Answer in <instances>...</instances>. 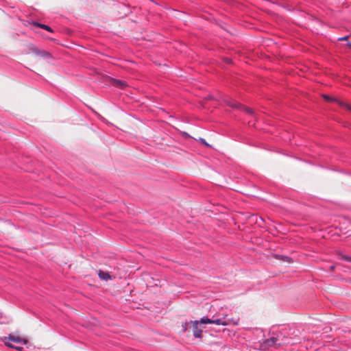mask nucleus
I'll list each match as a JSON object with an SVG mask.
<instances>
[{
    "label": "nucleus",
    "instance_id": "obj_1",
    "mask_svg": "<svg viewBox=\"0 0 351 351\" xmlns=\"http://www.w3.org/2000/svg\"><path fill=\"white\" fill-rule=\"evenodd\" d=\"M274 335L269 339L264 340L263 343V346L265 348H269L270 347L274 346H280L283 344L288 343V342H280V337H276L274 333Z\"/></svg>",
    "mask_w": 351,
    "mask_h": 351
},
{
    "label": "nucleus",
    "instance_id": "obj_2",
    "mask_svg": "<svg viewBox=\"0 0 351 351\" xmlns=\"http://www.w3.org/2000/svg\"><path fill=\"white\" fill-rule=\"evenodd\" d=\"M190 324L192 325L193 335L195 338L202 339V328L201 324L198 320L190 321Z\"/></svg>",
    "mask_w": 351,
    "mask_h": 351
},
{
    "label": "nucleus",
    "instance_id": "obj_3",
    "mask_svg": "<svg viewBox=\"0 0 351 351\" xmlns=\"http://www.w3.org/2000/svg\"><path fill=\"white\" fill-rule=\"evenodd\" d=\"M29 50L36 54L38 56L44 58H51L52 56L50 53L45 51L38 49L35 45H30L29 46Z\"/></svg>",
    "mask_w": 351,
    "mask_h": 351
},
{
    "label": "nucleus",
    "instance_id": "obj_4",
    "mask_svg": "<svg viewBox=\"0 0 351 351\" xmlns=\"http://www.w3.org/2000/svg\"><path fill=\"white\" fill-rule=\"evenodd\" d=\"M6 339L8 340V342H12L16 344L25 345L27 343V340L21 339L19 337H16L11 334H10L8 337H5V340Z\"/></svg>",
    "mask_w": 351,
    "mask_h": 351
},
{
    "label": "nucleus",
    "instance_id": "obj_5",
    "mask_svg": "<svg viewBox=\"0 0 351 351\" xmlns=\"http://www.w3.org/2000/svg\"><path fill=\"white\" fill-rule=\"evenodd\" d=\"M98 276L101 280H108L111 279V276L107 271L99 270Z\"/></svg>",
    "mask_w": 351,
    "mask_h": 351
},
{
    "label": "nucleus",
    "instance_id": "obj_6",
    "mask_svg": "<svg viewBox=\"0 0 351 351\" xmlns=\"http://www.w3.org/2000/svg\"><path fill=\"white\" fill-rule=\"evenodd\" d=\"M32 24L36 26V27H40L42 29H46L47 31L49 32H52L53 30L51 29V27L47 25H45V24H42V23H39L38 22H35L34 21L32 23Z\"/></svg>",
    "mask_w": 351,
    "mask_h": 351
},
{
    "label": "nucleus",
    "instance_id": "obj_7",
    "mask_svg": "<svg viewBox=\"0 0 351 351\" xmlns=\"http://www.w3.org/2000/svg\"><path fill=\"white\" fill-rule=\"evenodd\" d=\"M113 84L117 87H120L121 88H123L124 87L127 86L128 84L125 81L119 80H113Z\"/></svg>",
    "mask_w": 351,
    "mask_h": 351
},
{
    "label": "nucleus",
    "instance_id": "obj_8",
    "mask_svg": "<svg viewBox=\"0 0 351 351\" xmlns=\"http://www.w3.org/2000/svg\"><path fill=\"white\" fill-rule=\"evenodd\" d=\"M4 343L6 346L10 347L11 348H14L19 351H21L23 349V345L16 344V346H14L10 342H7L6 341H5Z\"/></svg>",
    "mask_w": 351,
    "mask_h": 351
},
{
    "label": "nucleus",
    "instance_id": "obj_9",
    "mask_svg": "<svg viewBox=\"0 0 351 351\" xmlns=\"http://www.w3.org/2000/svg\"><path fill=\"white\" fill-rule=\"evenodd\" d=\"M276 337H280V342H287L285 339L286 336L283 331H278L277 333H274Z\"/></svg>",
    "mask_w": 351,
    "mask_h": 351
},
{
    "label": "nucleus",
    "instance_id": "obj_10",
    "mask_svg": "<svg viewBox=\"0 0 351 351\" xmlns=\"http://www.w3.org/2000/svg\"><path fill=\"white\" fill-rule=\"evenodd\" d=\"M213 324H215L217 325L227 326L229 324V322H228L226 321H223L221 319H213Z\"/></svg>",
    "mask_w": 351,
    "mask_h": 351
},
{
    "label": "nucleus",
    "instance_id": "obj_11",
    "mask_svg": "<svg viewBox=\"0 0 351 351\" xmlns=\"http://www.w3.org/2000/svg\"><path fill=\"white\" fill-rule=\"evenodd\" d=\"M199 322L201 324H213V319L207 317H202Z\"/></svg>",
    "mask_w": 351,
    "mask_h": 351
},
{
    "label": "nucleus",
    "instance_id": "obj_12",
    "mask_svg": "<svg viewBox=\"0 0 351 351\" xmlns=\"http://www.w3.org/2000/svg\"><path fill=\"white\" fill-rule=\"evenodd\" d=\"M338 102L341 107L346 108L348 110L351 111V106L350 104H346L343 101H338Z\"/></svg>",
    "mask_w": 351,
    "mask_h": 351
},
{
    "label": "nucleus",
    "instance_id": "obj_13",
    "mask_svg": "<svg viewBox=\"0 0 351 351\" xmlns=\"http://www.w3.org/2000/svg\"><path fill=\"white\" fill-rule=\"evenodd\" d=\"M239 318H237V319H231L228 321H227L228 322H229V324H232L234 326H237L239 324Z\"/></svg>",
    "mask_w": 351,
    "mask_h": 351
},
{
    "label": "nucleus",
    "instance_id": "obj_14",
    "mask_svg": "<svg viewBox=\"0 0 351 351\" xmlns=\"http://www.w3.org/2000/svg\"><path fill=\"white\" fill-rule=\"evenodd\" d=\"M228 105L232 108H238L239 106H240V104H236V103H234V102H232V101H228Z\"/></svg>",
    "mask_w": 351,
    "mask_h": 351
},
{
    "label": "nucleus",
    "instance_id": "obj_15",
    "mask_svg": "<svg viewBox=\"0 0 351 351\" xmlns=\"http://www.w3.org/2000/svg\"><path fill=\"white\" fill-rule=\"evenodd\" d=\"M341 259L347 262L351 263V257L347 255H341Z\"/></svg>",
    "mask_w": 351,
    "mask_h": 351
},
{
    "label": "nucleus",
    "instance_id": "obj_16",
    "mask_svg": "<svg viewBox=\"0 0 351 351\" xmlns=\"http://www.w3.org/2000/svg\"><path fill=\"white\" fill-rule=\"evenodd\" d=\"M188 325H189V323L186 322L182 323V332H185L186 331L187 328H188Z\"/></svg>",
    "mask_w": 351,
    "mask_h": 351
},
{
    "label": "nucleus",
    "instance_id": "obj_17",
    "mask_svg": "<svg viewBox=\"0 0 351 351\" xmlns=\"http://www.w3.org/2000/svg\"><path fill=\"white\" fill-rule=\"evenodd\" d=\"M281 260L284 261H288L289 262L290 260H291V258H289V256H281Z\"/></svg>",
    "mask_w": 351,
    "mask_h": 351
},
{
    "label": "nucleus",
    "instance_id": "obj_18",
    "mask_svg": "<svg viewBox=\"0 0 351 351\" xmlns=\"http://www.w3.org/2000/svg\"><path fill=\"white\" fill-rule=\"evenodd\" d=\"M348 38H349V36H344V37L339 38L338 40H346Z\"/></svg>",
    "mask_w": 351,
    "mask_h": 351
},
{
    "label": "nucleus",
    "instance_id": "obj_19",
    "mask_svg": "<svg viewBox=\"0 0 351 351\" xmlns=\"http://www.w3.org/2000/svg\"><path fill=\"white\" fill-rule=\"evenodd\" d=\"M200 141H201L203 144H204L205 145H206V146H210V145H209V144H208L204 138H200Z\"/></svg>",
    "mask_w": 351,
    "mask_h": 351
},
{
    "label": "nucleus",
    "instance_id": "obj_20",
    "mask_svg": "<svg viewBox=\"0 0 351 351\" xmlns=\"http://www.w3.org/2000/svg\"><path fill=\"white\" fill-rule=\"evenodd\" d=\"M324 98L326 100V101H332V99L328 95H324Z\"/></svg>",
    "mask_w": 351,
    "mask_h": 351
},
{
    "label": "nucleus",
    "instance_id": "obj_21",
    "mask_svg": "<svg viewBox=\"0 0 351 351\" xmlns=\"http://www.w3.org/2000/svg\"><path fill=\"white\" fill-rule=\"evenodd\" d=\"M335 265H331V266L330 267V270H331V271H332V270H334V269H335Z\"/></svg>",
    "mask_w": 351,
    "mask_h": 351
},
{
    "label": "nucleus",
    "instance_id": "obj_22",
    "mask_svg": "<svg viewBox=\"0 0 351 351\" xmlns=\"http://www.w3.org/2000/svg\"><path fill=\"white\" fill-rule=\"evenodd\" d=\"M347 45H348L349 47H351V43H348V44H347Z\"/></svg>",
    "mask_w": 351,
    "mask_h": 351
}]
</instances>
